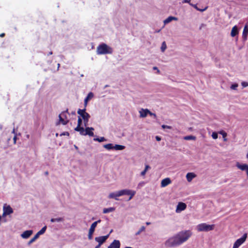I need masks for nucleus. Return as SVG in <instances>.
I'll return each instance as SVG.
<instances>
[{
	"label": "nucleus",
	"mask_w": 248,
	"mask_h": 248,
	"mask_svg": "<svg viewBox=\"0 0 248 248\" xmlns=\"http://www.w3.org/2000/svg\"><path fill=\"white\" fill-rule=\"evenodd\" d=\"M191 235V232L189 231L180 232L166 240L165 245L168 247L178 246L187 241Z\"/></svg>",
	"instance_id": "f257e3e1"
},
{
	"label": "nucleus",
	"mask_w": 248,
	"mask_h": 248,
	"mask_svg": "<svg viewBox=\"0 0 248 248\" xmlns=\"http://www.w3.org/2000/svg\"><path fill=\"white\" fill-rule=\"evenodd\" d=\"M112 52V48L105 43L100 44L96 48V53L98 55L111 54Z\"/></svg>",
	"instance_id": "f03ea898"
},
{
	"label": "nucleus",
	"mask_w": 248,
	"mask_h": 248,
	"mask_svg": "<svg viewBox=\"0 0 248 248\" xmlns=\"http://www.w3.org/2000/svg\"><path fill=\"white\" fill-rule=\"evenodd\" d=\"M214 225H209L206 223H201L197 226V230L198 232H208L214 229Z\"/></svg>",
	"instance_id": "7ed1b4c3"
},
{
	"label": "nucleus",
	"mask_w": 248,
	"mask_h": 248,
	"mask_svg": "<svg viewBox=\"0 0 248 248\" xmlns=\"http://www.w3.org/2000/svg\"><path fill=\"white\" fill-rule=\"evenodd\" d=\"M67 113L68 110H66V111H63L59 114V122L58 124H57L61 123L63 125H65L68 123L69 120L67 117Z\"/></svg>",
	"instance_id": "20e7f679"
},
{
	"label": "nucleus",
	"mask_w": 248,
	"mask_h": 248,
	"mask_svg": "<svg viewBox=\"0 0 248 248\" xmlns=\"http://www.w3.org/2000/svg\"><path fill=\"white\" fill-rule=\"evenodd\" d=\"M247 238V233H244L243 236L238 239L234 243L232 248H238L242 245L246 241Z\"/></svg>",
	"instance_id": "39448f33"
},
{
	"label": "nucleus",
	"mask_w": 248,
	"mask_h": 248,
	"mask_svg": "<svg viewBox=\"0 0 248 248\" xmlns=\"http://www.w3.org/2000/svg\"><path fill=\"white\" fill-rule=\"evenodd\" d=\"M78 113L82 117L83 120L89 121L90 118V115L89 113L86 112V109H79L78 110Z\"/></svg>",
	"instance_id": "423d86ee"
},
{
	"label": "nucleus",
	"mask_w": 248,
	"mask_h": 248,
	"mask_svg": "<svg viewBox=\"0 0 248 248\" xmlns=\"http://www.w3.org/2000/svg\"><path fill=\"white\" fill-rule=\"evenodd\" d=\"M101 222V220L99 219L96 221L94 222L91 226V227L89 229V234H88V238L90 240H91L93 238V232H94L95 228H96L98 223Z\"/></svg>",
	"instance_id": "0eeeda50"
},
{
	"label": "nucleus",
	"mask_w": 248,
	"mask_h": 248,
	"mask_svg": "<svg viewBox=\"0 0 248 248\" xmlns=\"http://www.w3.org/2000/svg\"><path fill=\"white\" fill-rule=\"evenodd\" d=\"M3 216L9 215L13 212V210L10 205H4L3 208Z\"/></svg>",
	"instance_id": "6e6552de"
},
{
	"label": "nucleus",
	"mask_w": 248,
	"mask_h": 248,
	"mask_svg": "<svg viewBox=\"0 0 248 248\" xmlns=\"http://www.w3.org/2000/svg\"><path fill=\"white\" fill-rule=\"evenodd\" d=\"M108 236L109 234H108L105 236L96 237L95 238V240L98 243L99 246H100L106 241V240L108 238Z\"/></svg>",
	"instance_id": "1a4fd4ad"
},
{
	"label": "nucleus",
	"mask_w": 248,
	"mask_h": 248,
	"mask_svg": "<svg viewBox=\"0 0 248 248\" xmlns=\"http://www.w3.org/2000/svg\"><path fill=\"white\" fill-rule=\"evenodd\" d=\"M186 207V203L181 202H179L176 207V212L177 213H180L185 210Z\"/></svg>",
	"instance_id": "9d476101"
},
{
	"label": "nucleus",
	"mask_w": 248,
	"mask_h": 248,
	"mask_svg": "<svg viewBox=\"0 0 248 248\" xmlns=\"http://www.w3.org/2000/svg\"><path fill=\"white\" fill-rule=\"evenodd\" d=\"M120 196H120L119 191H115V192L109 193V194L108 195V198L109 199H113L116 201H118V200H119L118 198Z\"/></svg>",
	"instance_id": "9b49d317"
},
{
	"label": "nucleus",
	"mask_w": 248,
	"mask_h": 248,
	"mask_svg": "<svg viewBox=\"0 0 248 248\" xmlns=\"http://www.w3.org/2000/svg\"><path fill=\"white\" fill-rule=\"evenodd\" d=\"M148 113H149V110L148 109L141 108L139 110L140 117V118H145L148 115Z\"/></svg>",
	"instance_id": "f8f14e48"
},
{
	"label": "nucleus",
	"mask_w": 248,
	"mask_h": 248,
	"mask_svg": "<svg viewBox=\"0 0 248 248\" xmlns=\"http://www.w3.org/2000/svg\"><path fill=\"white\" fill-rule=\"evenodd\" d=\"M33 233L32 230H27L21 234V237L23 239L28 238Z\"/></svg>",
	"instance_id": "ddd939ff"
},
{
	"label": "nucleus",
	"mask_w": 248,
	"mask_h": 248,
	"mask_svg": "<svg viewBox=\"0 0 248 248\" xmlns=\"http://www.w3.org/2000/svg\"><path fill=\"white\" fill-rule=\"evenodd\" d=\"M120 242L119 240H114L108 247V248H120Z\"/></svg>",
	"instance_id": "4468645a"
},
{
	"label": "nucleus",
	"mask_w": 248,
	"mask_h": 248,
	"mask_svg": "<svg viewBox=\"0 0 248 248\" xmlns=\"http://www.w3.org/2000/svg\"><path fill=\"white\" fill-rule=\"evenodd\" d=\"M171 183L170 178H166L163 179L161 182V186L164 187L170 185Z\"/></svg>",
	"instance_id": "2eb2a0df"
},
{
	"label": "nucleus",
	"mask_w": 248,
	"mask_h": 248,
	"mask_svg": "<svg viewBox=\"0 0 248 248\" xmlns=\"http://www.w3.org/2000/svg\"><path fill=\"white\" fill-rule=\"evenodd\" d=\"M93 93L92 92H90L87 96L86 97V98L84 99V105L85 106V107H86L87 105L88 101L92 99L93 97Z\"/></svg>",
	"instance_id": "dca6fc26"
},
{
	"label": "nucleus",
	"mask_w": 248,
	"mask_h": 248,
	"mask_svg": "<svg viewBox=\"0 0 248 248\" xmlns=\"http://www.w3.org/2000/svg\"><path fill=\"white\" fill-rule=\"evenodd\" d=\"M94 130V128L93 127H87L85 128V136L89 135V136L93 137L94 135L93 131Z\"/></svg>",
	"instance_id": "f3484780"
},
{
	"label": "nucleus",
	"mask_w": 248,
	"mask_h": 248,
	"mask_svg": "<svg viewBox=\"0 0 248 248\" xmlns=\"http://www.w3.org/2000/svg\"><path fill=\"white\" fill-rule=\"evenodd\" d=\"M248 33V26L246 25L244 28V30L242 33V38L244 41L247 40V35Z\"/></svg>",
	"instance_id": "a211bd4d"
},
{
	"label": "nucleus",
	"mask_w": 248,
	"mask_h": 248,
	"mask_svg": "<svg viewBox=\"0 0 248 248\" xmlns=\"http://www.w3.org/2000/svg\"><path fill=\"white\" fill-rule=\"evenodd\" d=\"M236 166L237 168L242 170H246L247 168H248V165L244 164H241L239 163V162H237L236 164Z\"/></svg>",
	"instance_id": "6ab92c4d"
},
{
	"label": "nucleus",
	"mask_w": 248,
	"mask_h": 248,
	"mask_svg": "<svg viewBox=\"0 0 248 248\" xmlns=\"http://www.w3.org/2000/svg\"><path fill=\"white\" fill-rule=\"evenodd\" d=\"M178 18L174 16H170L168 18H167L165 20H164V23L165 25H166L172 20L177 21Z\"/></svg>",
	"instance_id": "aec40b11"
},
{
	"label": "nucleus",
	"mask_w": 248,
	"mask_h": 248,
	"mask_svg": "<svg viewBox=\"0 0 248 248\" xmlns=\"http://www.w3.org/2000/svg\"><path fill=\"white\" fill-rule=\"evenodd\" d=\"M196 175L193 172H188L186 175L187 181L189 182H191L192 180L196 177Z\"/></svg>",
	"instance_id": "412c9836"
},
{
	"label": "nucleus",
	"mask_w": 248,
	"mask_h": 248,
	"mask_svg": "<svg viewBox=\"0 0 248 248\" xmlns=\"http://www.w3.org/2000/svg\"><path fill=\"white\" fill-rule=\"evenodd\" d=\"M238 34V28L236 26H234L232 27L231 32V35L232 37L235 36L237 34Z\"/></svg>",
	"instance_id": "4be33fe9"
},
{
	"label": "nucleus",
	"mask_w": 248,
	"mask_h": 248,
	"mask_svg": "<svg viewBox=\"0 0 248 248\" xmlns=\"http://www.w3.org/2000/svg\"><path fill=\"white\" fill-rule=\"evenodd\" d=\"M75 130L79 132L80 135L85 136V129H84L83 127H76L75 128Z\"/></svg>",
	"instance_id": "5701e85b"
},
{
	"label": "nucleus",
	"mask_w": 248,
	"mask_h": 248,
	"mask_svg": "<svg viewBox=\"0 0 248 248\" xmlns=\"http://www.w3.org/2000/svg\"><path fill=\"white\" fill-rule=\"evenodd\" d=\"M130 189H124L121 190H119V192L120 193V196H122L124 195H127L128 194V192H129Z\"/></svg>",
	"instance_id": "b1692460"
},
{
	"label": "nucleus",
	"mask_w": 248,
	"mask_h": 248,
	"mask_svg": "<svg viewBox=\"0 0 248 248\" xmlns=\"http://www.w3.org/2000/svg\"><path fill=\"white\" fill-rule=\"evenodd\" d=\"M125 148L124 145L115 144L114 145L113 149L115 150H123Z\"/></svg>",
	"instance_id": "393cba45"
},
{
	"label": "nucleus",
	"mask_w": 248,
	"mask_h": 248,
	"mask_svg": "<svg viewBox=\"0 0 248 248\" xmlns=\"http://www.w3.org/2000/svg\"><path fill=\"white\" fill-rule=\"evenodd\" d=\"M115 210V208L114 207H109L108 208H104L103 209V213L104 214H107L109 212H112Z\"/></svg>",
	"instance_id": "a878e982"
},
{
	"label": "nucleus",
	"mask_w": 248,
	"mask_h": 248,
	"mask_svg": "<svg viewBox=\"0 0 248 248\" xmlns=\"http://www.w3.org/2000/svg\"><path fill=\"white\" fill-rule=\"evenodd\" d=\"M104 148L105 149L110 150L113 149L114 145L111 143H108L103 145Z\"/></svg>",
	"instance_id": "bb28decb"
},
{
	"label": "nucleus",
	"mask_w": 248,
	"mask_h": 248,
	"mask_svg": "<svg viewBox=\"0 0 248 248\" xmlns=\"http://www.w3.org/2000/svg\"><path fill=\"white\" fill-rule=\"evenodd\" d=\"M151 167L148 165H146L144 170L141 172L140 175L142 176H144L147 171Z\"/></svg>",
	"instance_id": "cd10ccee"
},
{
	"label": "nucleus",
	"mask_w": 248,
	"mask_h": 248,
	"mask_svg": "<svg viewBox=\"0 0 248 248\" xmlns=\"http://www.w3.org/2000/svg\"><path fill=\"white\" fill-rule=\"evenodd\" d=\"M39 236L37 234H36L32 238L28 243V245H30L32 243H33L38 238Z\"/></svg>",
	"instance_id": "c85d7f7f"
},
{
	"label": "nucleus",
	"mask_w": 248,
	"mask_h": 248,
	"mask_svg": "<svg viewBox=\"0 0 248 248\" xmlns=\"http://www.w3.org/2000/svg\"><path fill=\"white\" fill-rule=\"evenodd\" d=\"M46 229V226H45L43 227L41 230H40L36 234L39 236L40 235L44 234Z\"/></svg>",
	"instance_id": "c756f323"
},
{
	"label": "nucleus",
	"mask_w": 248,
	"mask_h": 248,
	"mask_svg": "<svg viewBox=\"0 0 248 248\" xmlns=\"http://www.w3.org/2000/svg\"><path fill=\"white\" fill-rule=\"evenodd\" d=\"M136 191L132 190H129V192H128V194L127 195H130V197L128 199V201L131 200L133 196L135 195Z\"/></svg>",
	"instance_id": "7c9ffc66"
},
{
	"label": "nucleus",
	"mask_w": 248,
	"mask_h": 248,
	"mask_svg": "<svg viewBox=\"0 0 248 248\" xmlns=\"http://www.w3.org/2000/svg\"><path fill=\"white\" fill-rule=\"evenodd\" d=\"M64 219L63 217H58L56 218H51L50 221L51 222H62L63 221Z\"/></svg>",
	"instance_id": "2f4dec72"
},
{
	"label": "nucleus",
	"mask_w": 248,
	"mask_h": 248,
	"mask_svg": "<svg viewBox=\"0 0 248 248\" xmlns=\"http://www.w3.org/2000/svg\"><path fill=\"white\" fill-rule=\"evenodd\" d=\"M93 140L94 141H98L99 142L106 141V139L104 137H100V138H94L93 139Z\"/></svg>",
	"instance_id": "473e14b6"
},
{
	"label": "nucleus",
	"mask_w": 248,
	"mask_h": 248,
	"mask_svg": "<svg viewBox=\"0 0 248 248\" xmlns=\"http://www.w3.org/2000/svg\"><path fill=\"white\" fill-rule=\"evenodd\" d=\"M166 48H167V45L166 44V43H165V42H163L161 45V50L162 52H163L165 51V50L166 49Z\"/></svg>",
	"instance_id": "72a5a7b5"
},
{
	"label": "nucleus",
	"mask_w": 248,
	"mask_h": 248,
	"mask_svg": "<svg viewBox=\"0 0 248 248\" xmlns=\"http://www.w3.org/2000/svg\"><path fill=\"white\" fill-rule=\"evenodd\" d=\"M145 230V227L144 226H142L141 227V228L140 229V230L136 233L135 235H139L140 234V233L142 232H143Z\"/></svg>",
	"instance_id": "f704fd0d"
},
{
	"label": "nucleus",
	"mask_w": 248,
	"mask_h": 248,
	"mask_svg": "<svg viewBox=\"0 0 248 248\" xmlns=\"http://www.w3.org/2000/svg\"><path fill=\"white\" fill-rule=\"evenodd\" d=\"M184 139L186 140H194L196 139V138L193 136H187L185 137Z\"/></svg>",
	"instance_id": "c9c22d12"
},
{
	"label": "nucleus",
	"mask_w": 248,
	"mask_h": 248,
	"mask_svg": "<svg viewBox=\"0 0 248 248\" xmlns=\"http://www.w3.org/2000/svg\"><path fill=\"white\" fill-rule=\"evenodd\" d=\"M82 119H81V117H78V125H77V127L81 126V124H82Z\"/></svg>",
	"instance_id": "e433bc0d"
},
{
	"label": "nucleus",
	"mask_w": 248,
	"mask_h": 248,
	"mask_svg": "<svg viewBox=\"0 0 248 248\" xmlns=\"http://www.w3.org/2000/svg\"><path fill=\"white\" fill-rule=\"evenodd\" d=\"M238 84L237 83H234V84H233L231 85V89H232V90H235L237 89V88L238 87Z\"/></svg>",
	"instance_id": "4c0bfd02"
},
{
	"label": "nucleus",
	"mask_w": 248,
	"mask_h": 248,
	"mask_svg": "<svg viewBox=\"0 0 248 248\" xmlns=\"http://www.w3.org/2000/svg\"><path fill=\"white\" fill-rule=\"evenodd\" d=\"M145 185V183L144 182H141L139 183L138 185L137 188H140L141 187H143Z\"/></svg>",
	"instance_id": "58836bf2"
},
{
	"label": "nucleus",
	"mask_w": 248,
	"mask_h": 248,
	"mask_svg": "<svg viewBox=\"0 0 248 248\" xmlns=\"http://www.w3.org/2000/svg\"><path fill=\"white\" fill-rule=\"evenodd\" d=\"M212 137L214 139H217V137H218V135H217V133H216V132H213L212 134Z\"/></svg>",
	"instance_id": "ea45409f"
},
{
	"label": "nucleus",
	"mask_w": 248,
	"mask_h": 248,
	"mask_svg": "<svg viewBox=\"0 0 248 248\" xmlns=\"http://www.w3.org/2000/svg\"><path fill=\"white\" fill-rule=\"evenodd\" d=\"M148 114L150 115L151 116H153L154 118H156V115L155 113H152L149 110V113H148Z\"/></svg>",
	"instance_id": "a19ab883"
},
{
	"label": "nucleus",
	"mask_w": 248,
	"mask_h": 248,
	"mask_svg": "<svg viewBox=\"0 0 248 248\" xmlns=\"http://www.w3.org/2000/svg\"><path fill=\"white\" fill-rule=\"evenodd\" d=\"M241 84H242V86L243 87H246L247 86H248V82H242L241 83Z\"/></svg>",
	"instance_id": "79ce46f5"
},
{
	"label": "nucleus",
	"mask_w": 248,
	"mask_h": 248,
	"mask_svg": "<svg viewBox=\"0 0 248 248\" xmlns=\"http://www.w3.org/2000/svg\"><path fill=\"white\" fill-rule=\"evenodd\" d=\"M162 127L163 129L165 128H168V129H171V127L170 126L167 125H162Z\"/></svg>",
	"instance_id": "37998d69"
},
{
	"label": "nucleus",
	"mask_w": 248,
	"mask_h": 248,
	"mask_svg": "<svg viewBox=\"0 0 248 248\" xmlns=\"http://www.w3.org/2000/svg\"><path fill=\"white\" fill-rule=\"evenodd\" d=\"M207 8H208L207 6L205 7L204 9H200V8H198V9L197 10L200 11V12H203V11H205L207 9Z\"/></svg>",
	"instance_id": "c03bdc74"
},
{
	"label": "nucleus",
	"mask_w": 248,
	"mask_h": 248,
	"mask_svg": "<svg viewBox=\"0 0 248 248\" xmlns=\"http://www.w3.org/2000/svg\"><path fill=\"white\" fill-rule=\"evenodd\" d=\"M153 70H156V72L157 74H159L160 73V70L158 69V68L156 67V66H154L153 68Z\"/></svg>",
	"instance_id": "a18cd8bd"
},
{
	"label": "nucleus",
	"mask_w": 248,
	"mask_h": 248,
	"mask_svg": "<svg viewBox=\"0 0 248 248\" xmlns=\"http://www.w3.org/2000/svg\"><path fill=\"white\" fill-rule=\"evenodd\" d=\"M220 133L222 135L223 137L224 138H225V137L227 136V134H226V133H225V132H223V131L221 132H220ZM224 140L225 141V140H226V139H224Z\"/></svg>",
	"instance_id": "49530a36"
},
{
	"label": "nucleus",
	"mask_w": 248,
	"mask_h": 248,
	"mask_svg": "<svg viewBox=\"0 0 248 248\" xmlns=\"http://www.w3.org/2000/svg\"><path fill=\"white\" fill-rule=\"evenodd\" d=\"M190 5L192 6V7H193L196 10L198 9V7H197V4H194L191 3H190Z\"/></svg>",
	"instance_id": "de8ad7c7"
},
{
	"label": "nucleus",
	"mask_w": 248,
	"mask_h": 248,
	"mask_svg": "<svg viewBox=\"0 0 248 248\" xmlns=\"http://www.w3.org/2000/svg\"><path fill=\"white\" fill-rule=\"evenodd\" d=\"M16 139H17V138H16V134H15V135L14 136V138H13L14 143L15 144L16 143Z\"/></svg>",
	"instance_id": "09e8293b"
},
{
	"label": "nucleus",
	"mask_w": 248,
	"mask_h": 248,
	"mask_svg": "<svg viewBox=\"0 0 248 248\" xmlns=\"http://www.w3.org/2000/svg\"><path fill=\"white\" fill-rule=\"evenodd\" d=\"M182 3H188L190 4V3H191L190 2V0H183L182 1Z\"/></svg>",
	"instance_id": "8fccbe9b"
},
{
	"label": "nucleus",
	"mask_w": 248,
	"mask_h": 248,
	"mask_svg": "<svg viewBox=\"0 0 248 248\" xmlns=\"http://www.w3.org/2000/svg\"><path fill=\"white\" fill-rule=\"evenodd\" d=\"M69 134L68 132H64L62 133L60 135L61 136H62V135L69 136Z\"/></svg>",
	"instance_id": "3c124183"
},
{
	"label": "nucleus",
	"mask_w": 248,
	"mask_h": 248,
	"mask_svg": "<svg viewBox=\"0 0 248 248\" xmlns=\"http://www.w3.org/2000/svg\"><path fill=\"white\" fill-rule=\"evenodd\" d=\"M88 121H86V120H83V122H84V125L85 127H86L88 125Z\"/></svg>",
	"instance_id": "603ef678"
},
{
	"label": "nucleus",
	"mask_w": 248,
	"mask_h": 248,
	"mask_svg": "<svg viewBox=\"0 0 248 248\" xmlns=\"http://www.w3.org/2000/svg\"><path fill=\"white\" fill-rule=\"evenodd\" d=\"M155 139L157 141H160L161 140V138L158 136H156Z\"/></svg>",
	"instance_id": "864d4df0"
},
{
	"label": "nucleus",
	"mask_w": 248,
	"mask_h": 248,
	"mask_svg": "<svg viewBox=\"0 0 248 248\" xmlns=\"http://www.w3.org/2000/svg\"><path fill=\"white\" fill-rule=\"evenodd\" d=\"M4 36H5V34H4V33H1V34H0V37H4Z\"/></svg>",
	"instance_id": "5fc2aeb1"
},
{
	"label": "nucleus",
	"mask_w": 248,
	"mask_h": 248,
	"mask_svg": "<svg viewBox=\"0 0 248 248\" xmlns=\"http://www.w3.org/2000/svg\"><path fill=\"white\" fill-rule=\"evenodd\" d=\"M12 132V133L14 134L15 135L16 134L15 133V129L14 128L13 129Z\"/></svg>",
	"instance_id": "6e6d98bb"
},
{
	"label": "nucleus",
	"mask_w": 248,
	"mask_h": 248,
	"mask_svg": "<svg viewBox=\"0 0 248 248\" xmlns=\"http://www.w3.org/2000/svg\"><path fill=\"white\" fill-rule=\"evenodd\" d=\"M246 171V173H247V176H248V168H247V170H245Z\"/></svg>",
	"instance_id": "4d7b16f0"
},
{
	"label": "nucleus",
	"mask_w": 248,
	"mask_h": 248,
	"mask_svg": "<svg viewBox=\"0 0 248 248\" xmlns=\"http://www.w3.org/2000/svg\"><path fill=\"white\" fill-rule=\"evenodd\" d=\"M26 138H27V139H29V138H30V135H26Z\"/></svg>",
	"instance_id": "13d9d810"
},
{
	"label": "nucleus",
	"mask_w": 248,
	"mask_h": 248,
	"mask_svg": "<svg viewBox=\"0 0 248 248\" xmlns=\"http://www.w3.org/2000/svg\"><path fill=\"white\" fill-rule=\"evenodd\" d=\"M51 62H52V60L49 61H48V64H51Z\"/></svg>",
	"instance_id": "bf43d9fd"
},
{
	"label": "nucleus",
	"mask_w": 248,
	"mask_h": 248,
	"mask_svg": "<svg viewBox=\"0 0 248 248\" xmlns=\"http://www.w3.org/2000/svg\"><path fill=\"white\" fill-rule=\"evenodd\" d=\"M52 51L49 52V53L48 54V55H52Z\"/></svg>",
	"instance_id": "052dcab7"
},
{
	"label": "nucleus",
	"mask_w": 248,
	"mask_h": 248,
	"mask_svg": "<svg viewBox=\"0 0 248 248\" xmlns=\"http://www.w3.org/2000/svg\"><path fill=\"white\" fill-rule=\"evenodd\" d=\"M60 63H58V70H59V67H60Z\"/></svg>",
	"instance_id": "680f3d73"
},
{
	"label": "nucleus",
	"mask_w": 248,
	"mask_h": 248,
	"mask_svg": "<svg viewBox=\"0 0 248 248\" xmlns=\"http://www.w3.org/2000/svg\"><path fill=\"white\" fill-rule=\"evenodd\" d=\"M146 224L148 225L150 224V222H147Z\"/></svg>",
	"instance_id": "e2e57ef3"
},
{
	"label": "nucleus",
	"mask_w": 248,
	"mask_h": 248,
	"mask_svg": "<svg viewBox=\"0 0 248 248\" xmlns=\"http://www.w3.org/2000/svg\"><path fill=\"white\" fill-rule=\"evenodd\" d=\"M125 248H133L131 247H126Z\"/></svg>",
	"instance_id": "0e129e2a"
},
{
	"label": "nucleus",
	"mask_w": 248,
	"mask_h": 248,
	"mask_svg": "<svg viewBox=\"0 0 248 248\" xmlns=\"http://www.w3.org/2000/svg\"><path fill=\"white\" fill-rule=\"evenodd\" d=\"M100 246H99V245L97 246L95 248H99Z\"/></svg>",
	"instance_id": "69168bd1"
},
{
	"label": "nucleus",
	"mask_w": 248,
	"mask_h": 248,
	"mask_svg": "<svg viewBox=\"0 0 248 248\" xmlns=\"http://www.w3.org/2000/svg\"><path fill=\"white\" fill-rule=\"evenodd\" d=\"M160 30H158V31H156V32H159L160 31Z\"/></svg>",
	"instance_id": "338daca9"
},
{
	"label": "nucleus",
	"mask_w": 248,
	"mask_h": 248,
	"mask_svg": "<svg viewBox=\"0 0 248 248\" xmlns=\"http://www.w3.org/2000/svg\"><path fill=\"white\" fill-rule=\"evenodd\" d=\"M247 158L248 159V154H247Z\"/></svg>",
	"instance_id": "774afa93"
}]
</instances>
